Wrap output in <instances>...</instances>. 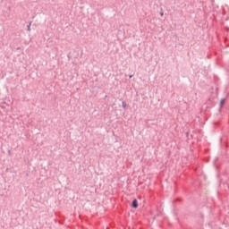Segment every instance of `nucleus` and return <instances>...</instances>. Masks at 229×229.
Masks as SVG:
<instances>
[{"label":"nucleus","mask_w":229,"mask_h":229,"mask_svg":"<svg viewBox=\"0 0 229 229\" xmlns=\"http://www.w3.org/2000/svg\"><path fill=\"white\" fill-rule=\"evenodd\" d=\"M138 207H139V203H137V199H134L132 200V208H137Z\"/></svg>","instance_id":"obj_1"},{"label":"nucleus","mask_w":229,"mask_h":229,"mask_svg":"<svg viewBox=\"0 0 229 229\" xmlns=\"http://www.w3.org/2000/svg\"><path fill=\"white\" fill-rule=\"evenodd\" d=\"M27 30H28V31H31V21L27 26Z\"/></svg>","instance_id":"obj_2"},{"label":"nucleus","mask_w":229,"mask_h":229,"mask_svg":"<svg viewBox=\"0 0 229 229\" xmlns=\"http://www.w3.org/2000/svg\"><path fill=\"white\" fill-rule=\"evenodd\" d=\"M122 105H123V108H126V102H123Z\"/></svg>","instance_id":"obj_3"},{"label":"nucleus","mask_w":229,"mask_h":229,"mask_svg":"<svg viewBox=\"0 0 229 229\" xmlns=\"http://www.w3.org/2000/svg\"><path fill=\"white\" fill-rule=\"evenodd\" d=\"M220 103L221 105H225V99H222Z\"/></svg>","instance_id":"obj_4"},{"label":"nucleus","mask_w":229,"mask_h":229,"mask_svg":"<svg viewBox=\"0 0 229 229\" xmlns=\"http://www.w3.org/2000/svg\"><path fill=\"white\" fill-rule=\"evenodd\" d=\"M129 78H133V75H130Z\"/></svg>","instance_id":"obj_5"},{"label":"nucleus","mask_w":229,"mask_h":229,"mask_svg":"<svg viewBox=\"0 0 229 229\" xmlns=\"http://www.w3.org/2000/svg\"><path fill=\"white\" fill-rule=\"evenodd\" d=\"M161 15H164V13H161Z\"/></svg>","instance_id":"obj_6"}]
</instances>
